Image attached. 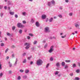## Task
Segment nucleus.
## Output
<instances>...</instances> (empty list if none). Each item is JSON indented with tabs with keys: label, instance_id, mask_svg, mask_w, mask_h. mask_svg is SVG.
I'll return each mask as SVG.
<instances>
[{
	"label": "nucleus",
	"instance_id": "nucleus-1",
	"mask_svg": "<svg viewBox=\"0 0 80 80\" xmlns=\"http://www.w3.org/2000/svg\"><path fill=\"white\" fill-rule=\"evenodd\" d=\"M43 63V61L41 59H38L37 61V64L38 66L42 65Z\"/></svg>",
	"mask_w": 80,
	"mask_h": 80
},
{
	"label": "nucleus",
	"instance_id": "nucleus-2",
	"mask_svg": "<svg viewBox=\"0 0 80 80\" xmlns=\"http://www.w3.org/2000/svg\"><path fill=\"white\" fill-rule=\"evenodd\" d=\"M17 27H18V28H23L25 27V26H24L23 25H22V23L19 22L17 23Z\"/></svg>",
	"mask_w": 80,
	"mask_h": 80
},
{
	"label": "nucleus",
	"instance_id": "nucleus-3",
	"mask_svg": "<svg viewBox=\"0 0 80 80\" xmlns=\"http://www.w3.org/2000/svg\"><path fill=\"white\" fill-rule=\"evenodd\" d=\"M54 46H52L50 48V50L48 51L49 53H52L54 50Z\"/></svg>",
	"mask_w": 80,
	"mask_h": 80
},
{
	"label": "nucleus",
	"instance_id": "nucleus-4",
	"mask_svg": "<svg viewBox=\"0 0 80 80\" xmlns=\"http://www.w3.org/2000/svg\"><path fill=\"white\" fill-rule=\"evenodd\" d=\"M44 31L46 33L50 32V30H49V28L48 27H46L44 28Z\"/></svg>",
	"mask_w": 80,
	"mask_h": 80
},
{
	"label": "nucleus",
	"instance_id": "nucleus-5",
	"mask_svg": "<svg viewBox=\"0 0 80 80\" xmlns=\"http://www.w3.org/2000/svg\"><path fill=\"white\" fill-rule=\"evenodd\" d=\"M17 62H18V58H16L15 62L13 64V65H14V66H16L17 64Z\"/></svg>",
	"mask_w": 80,
	"mask_h": 80
},
{
	"label": "nucleus",
	"instance_id": "nucleus-6",
	"mask_svg": "<svg viewBox=\"0 0 80 80\" xmlns=\"http://www.w3.org/2000/svg\"><path fill=\"white\" fill-rule=\"evenodd\" d=\"M8 5H13V3L10 1H8Z\"/></svg>",
	"mask_w": 80,
	"mask_h": 80
},
{
	"label": "nucleus",
	"instance_id": "nucleus-7",
	"mask_svg": "<svg viewBox=\"0 0 80 80\" xmlns=\"http://www.w3.org/2000/svg\"><path fill=\"white\" fill-rule=\"evenodd\" d=\"M46 17L47 16L43 14L42 16V19H45Z\"/></svg>",
	"mask_w": 80,
	"mask_h": 80
},
{
	"label": "nucleus",
	"instance_id": "nucleus-8",
	"mask_svg": "<svg viewBox=\"0 0 80 80\" xmlns=\"http://www.w3.org/2000/svg\"><path fill=\"white\" fill-rule=\"evenodd\" d=\"M78 23H79V22H78L77 23H75V27L76 28H77V27H79V25L78 24Z\"/></svg>",
	"mask_w": 80,
	"mask_h": 80
},
{
	"label": "nucleus",
	"instance_id": "nucleus-9",
	"mask_svg": "<svg viewBox=\"0 0 80 80\" xmlns=\"http://www.w3.org/2000/svg\"><path fill=\"white\" fill-rule=\"evenodd\" d=\"M36 27H38L39 26H40V24L38 22H36Z\"/></svg>",
	"mask_w": 80,
	"mask_h": 80
},
{
	"label": "nucleus",
	"instance_id": "nucleus-10",
	"mask_svg": "<svg viewBox=\"0 0 80 80\" xmlns=\"http://www.w3.org/2000/svg\"><path fill=\"white\" fill-rule=\"evenodd\" d=\"M48 5L49 6V7H51L52 6V3L50 2H48Z\"/></svg>",
	"mask_w": 80,
	"mask_h": 80
},
{
	"label": "nucleus",
	"instance_id": "nucleus-11",
	"mask_svg": "<svg viewBox=\"0 0 80 80\" xmlns=\"http://www.w3.org/2000/svg\"><path fill=\"white\" fill-rule=\"evenodd\" d=\"M8 63H9V67L10 68L12 67V64L10 62H8Z\"/></svg>",
	"mask_w": 80,
	"mask_h": 80
},
{
	"label": "nucleus",
	"instance_id": "nucleus-12",
	"mask_svg": "<svg viewBox=\"0 0 80 80\" xmlns=\"http://www.w3.org/2000/svg\"><path fill=\"white\" fill-rule=\"evenodd\" d=\"M24 46H29V45H30V43L26 42L24 44Z\"/></svg>",
	"mask_w": 80,
	"mask_h": 80
},
{
	"label": "nucleus",
	"instance_id": "nucleus-13",
	"mask_svg": "<svg viewBox=\"0 0 80 80\" xmlns=\"http://www.w3.org/2000/svg\"><path fill=\"white\" fill-rule=\"evenodd\" d=\"M15 13V12H9V14L11 15H14V14Z\"/></svg>",
	"mask_w": 80,
	"mask_h": 80
},
{
	"label": "nucleus",
	"instance_id": "nucleus-14",
	"mask_svg": "<svg viewBox=\"0 0 80 80\" xmlns=\"http://www.w3.org/2000/svg\"><path fill=\"white\" fill-rule=\"evenodd\" d=\"M22 14L24 16H25L27 15V13H26V12H23L22 13Z\"/></svg>",
	"mask_w": 80,
	"mask_h": 80
},
{
	"label": "nucleus",
	"instance_id": "nucleus-15",
	"mask_svg": "<svg viewBox=\"0 0 80 80\" xmlns=\"http://www.w3.org/2000/svg\"><path fill=\"white\" fill-rule=\"evenodd\" d=\"M51 2L53 5H55V1L54 0H53L51 1Z\"/></svg>",
	"mask_w": 80,
	"mask_h": 80
},
{
	"label": "nucleus",
	"instance_id": "nucleus-16",
	"mask_svg": "<svg viewBox=\"0 0 80 80\" xmlns=\"http://www.w3.org/2000/svg\"><path fill=\"white\" fill-rule=\"evenodd\" d=\"M72 67L73 68H75V67H76L77 65L75 63H73L72 65Z\"/></svg>",
	"mask_w": 80,
	"mask_h": 80
},
{
	"label": "nucleus",
	"instance_id": "nucleus-17",
	"mask_svg": "<svg viewBox=\"0 0 80 80\" xmlns=\"http://www.w3.org/2000/svg\"><path fill=\"white\" fill-rule=\"evenodd\" d=\"M25 72L26 73H28L29 72V70L28 69H26Z\"/></svg>",
	"mask_w": 80,
	"mask_h": 80
},
{
	"label": "nucleus",
	"instance_id": "nucleus-18",
	"mask_svg": "<svg viewBox=\"0 0 80 80\" xmlns=\"http://www.w3.org/2000/svg\"><path fill=\"white\" fill-rule=\"evenodd\" d=\"M22 62L23 63H26V62H27V60L26 59H24Z\"/></svg>",
	"mask_w": 80,
	"mask_h": 80
},
{
	"label": "nucleus",
	"instance_id": "nucleus-19",
	"mask_svg": "<svg viewBox=\"0 0 80 80\" xmlns=\"http://www.w3.org/2000/svg\"><path fill=\"white\" fill-rule=\"evenodd\" d=\"M53 18H51L50 19H49V21L50 22H52L53 21Z\"/></svg>",
	"mask_w": 80,
	"mask_h": 80
},
{
	"label": "nucleus",
	"instance_id": "nucleus-20",
	"mask_svg": "<svg viewBox=\"0 0 80 80\" xmlns=\"http://www.w3.org/2000/svg\"><path fill=\"white\" fill-rule=\"evenodd\" d=\"M19 33L20 34H21L22 33V29H20L19 31Z\"/></svg>",
	"mask_w": 80,
	"mask_h": 80
},
{
	"label": "nucleus",
	"instance_id": "nucleus-21",
	"mask_svg": "<svg viewBox=\"0 0 80 80\" xmlns=\"http://www.w3.org/2000/svg\"><path fill=\"white\" fill-rule=\"evenodd\" d=\"M62 66H65V62H62Z\"/></svg>",
	"mask_w": 80,
	"mask_h": 80
},
{
	"label": "nucleus",
	"instance_id": "nucleus-22",
	"mask_svg": "<svg viewBox=\"0 0 80 80\" xmlns=\"http://www.w3.org/2000/svg\"><path fill=\"white\" fill-rule=\"evenodd\" d=\"M59 73V72L58 71H56L55 73V75H58Z\"/></svg>",
	"mask_w": 80,
	"mask_h": 80
},
{
	"label": "nucleus",
	"instance_id": "nucleus-23",
	"mask_svg": "<svg viewBox=\"0 0 80 80\" xmlns=\"http://www.w3.org/2000/svg\"><path fill=\"white\" fill-rule=\"evenodd\" d=\"M58 16L59 17V18H62L63 17V16L61 14H59Z\"/></svg>",
	"mask_w": 80,
	"mask_h": 80
},
{
	"label": "nucleus",
	"instance_id": "nucleus-24",
	"mask_svg": "<svg viewBox=\"0 0 80 80\" xmlns=\"http://www.w3.org/2000/svg\"><path fill=\"white\" fill-rule=\"evenodd\" d=\"M56 65L58 67H59V65H60V63L59 62H57L56 63Z\"/></svg>",
	"mask_w": 80,
	"mask_h": 80
},
{
	"label": "nucleus",
	"instance_id": "nucleus-25",
	"mask_svg": "<svg viewBox=\"0 0 80 80\" xmlns=\"http://www.w3.org/2000/svg\"><path fill=\"white\" fill-rule=\"evenodd\" d=\"M31 50L32 51V52H33L35 50V48L34 47H33L31 48Z\"/></svg>",
	"mask_w": 80,
	"mask_h": 80
},
{
	"label": "nucleus",
	"instance_id": "nucleus-26",
	"mask_svg": "<svg viewBox=\"0 0 80 80\" xmlns=\"http://www.w3.org/2000/svg\"><path fill=\"white\" fill-rule=\"evenodd\" d=\"M65 62H67V63H70V60H66L65 61Z\"/></svg>",
	"mask_w": 80,
	"mask_h": 80
},
{
	"label": "nucleus",
	"instance_id": "nucleus-27",
	"mask_svg": "<svg viewBox=\"0 0 80 80\" xmlns=\"http://www.w3.org/2000/svg\"><path fill=\"white\" fill-rule=\"evenodd\" d=\"M37 43V41H35L33 42L34 45H36Z\"/></svg>",
	"mask_w": 80,
	"mask_h": 80
},
{
	"label": "nucleus",
	"instance_id": "nucleus-28",
	"mask_svg": "<svg viewBox=\"0 0 80 80\" xmlns=\"http://www.w3.org/2000/svg\"><path fill=\"white\" fill-rule=\"evenodd\" d=\"M50 61H53V58L52 57H51L50 58Z\"/></svg>",
	"mask_w": 80,
	"mask_h": 80
},
{
	"label": "nucleus",
	"instance_id": "nucleus-29",
	"mask_svg": "<svg viewBox=\"0 0 80 80\" xmlns=\"http://www.w3.org/2000/svg\"><path fill=\"white\" fill-rule=\"evenodd\" d=\"M0 45H1V47H3V46H4V43H3V42L1 43Z\"/></svg>",
	"mask_w": 80,
	"mask_h": 80
},
{
	"label": "nucleus",
	"instance_id": "nucleus-30",
	"mask_svg": "<svg viewBox=\"0 0 80 80\" xmlns=\"http://www.w3.org/2000/svg\"><path fill=\"white\" fill-rule=\"evenodd\" d=\"M27 78V76L26 75L24 76L23 77V78L24 79H26V78Z\"/></svg>",
	"mask_w": 80,
	"mask_h": 80
},
{
	"label": "nucleus",
	"instance_id": "nucleus-31",
	"mask_svg": "<svg viewBox=\"0 0 80 80\" xmlns=\"http://www.w3.org/2000/svg\"><path fill=\"white\" fill-rule=\"evenodd\" d=\"M27 54V53L26 52H24L22 54V56L23 57H25V55H26V54Z\"/></svg>",
	"mask_w": 80,
	"mask_h": 80
},
{
	"label": "nucleus",
	"instance_id": "nucleus-32",
	"mask_svg": "<svg viewBox=\"0 0 80 80\" xmlns=\"http://www.w3.org/2000/svg\"><path fill=\"white\" fill-rule=\"evenodd\" d=\"M77 73H79L80 72V69H77L76 71Z\"/></svg>",
	"mask_w": 80,
	"mask_h": 80
},
{
	"label": "nucleus",
	"instance_id": "nucleus-33",
	"mask_svg": "<svg viewBox=\"0 0 80 80\" xmlns=\"http://www.w3.org/2000/svg\"><path fill=\"white\" fill-rule=\"evenodd\" d=\"M11 48H15V46L14 45H13L11 46Z\"/></svg>",
	"mask_w": 80,
	"mask_h": 80
},
{
	"label": "nucleus",
	"instance_id": "nucleus-34",
	"mask_svg": "<svg viewBox=\"0 0 80 80\" xmlns=\"http://www.w3.org/2000/svg\"><path fill=\"white\" fill-rule=\"evenodd\" d=\"M20 79H21V77L20 76H18V80H20Z\"/></svg>",
	"mask_w": 80,
	"mask_h": 80
},
{
	"label": "nucleus",
	"instance_id": "nucleus-35",
	"mask_svg": "<svg viewBox=\"0 0 80 80\" xmlns=\"http://www.w3.org/2000/svg\"><path fill=\"white\" fill-rule=\"evenodd\" d=\"M29 48H30V46H27L25 48H26V49H28Z\"/></svg>",
	"mask_w": 80,
	"mask_h": 80
},
{
	"label": "nucleus",
	"instance_id": "nucleus-36",
	"mask_svg": "<svg viewBox=\"0 0 80 80\" xmlns=\"http://www.w3.org/2000/svg\"><path fill=\"white\" fill-rule=\"evenodd\" d=\"M15 29V27L13 26L12 27V30H14Z\"/></svg>",
	"mask_w": 80,
	"mask_h": 80
},
{
	"label": "nucleus",
	"instance_id": "nucleus-37",
	"mask_svg": "<svg viewBox=\"0 0 80 80\" xmlns=\"http://www.w3.org/2000/svg\"><path fill=\"white\" fill-rule=\"evenodd\" d=\"M69 16H72V15H73V13H69Z\"/></svg>",
	"mask_w": 80,
	"mask_h": 80
},
{
	"label": "nucleus",
	"instance_id": "nucleus-38",
	"mask_svg": "<svg viewBox=\"0 0 80 80\" xmlns=\"http://www.w3.org/2000/svg\"><path fill=\"white\" fill-rule=\"evenodd\" d=\"M7 35H8V36H10L11 34L10 33H9V32H7Z\"/></svg>",
	"mask_w": 80,
	"mask_h": 80
},
{
	"label": "nucleus",
	"instance_id": "nucleus-39",
	"mask_svg": "<svg viewBox=\"0 0 80 80\" xmlns=\"http://www.w3.org/2000/svg\"><path fill=\"white\" fill-rule=\"evenodd\" d=\"M32 57V56H30V57H28V60H30V59Z\"/></svg>",
	"mask_w": 80,
	"mask_h": 80
},
{
	"label": "nucleus",
	"instance_id": "nucleus-40",
	"mask_svg": "<svg viewBox=\"0 0 80 80\" xmlns=\"http://www.w3.org/2000/svg\"><path fill=\"white\" fill-rule=\"evenodd\" d=\"M3 8V6L2 5H0V9L2 10Z\"/></svg>",
	"mask_w": 80,
	"mask_h": 80
},
{
	"label": "nucleus",
	"instance_id": "nucleus-41",
	"mask_svg": "<svg viewBox=\"0 0 80 80\" xmlns=\"http://www.w3.org/2000/svg\"><path fill=\"white\" fill-rule=\"evenodd\" d=\"M8 50V49L7 48L5 51V53H7V52Z\"/></svg>",
	"mask_w": 80,
	"mask_h": 80
},
{
	"label": "nucleus",
	"instance_id": "nucleus-42",
	"mask_svg": "<svg viewBox=\"0 0 80 80\" xmlns=\"http://www.w3.org/2000/svg\"><path fill=\"white\" fill-rule=\"evenodd\" d=\"M19 71L20 72H21V73H22L24 71L23 70H20Z\"/></svg>",
	"mask_w": 80,
	"mask_h": 80
},
{
	"label": "nucleus",
	"instance_id": "nucleus-43",
	"mask_svg": "<svg viewBox=\"0 0 80 80\" xmlns=\"http://www.w3.org/2000/svg\"><path fill=\"white\" fill-rule=\"evenodd\" d=\"M3 15V13H1L0 14V16L1 17H2Z\"/></svg>",
	"mask_w": 80,
	"mask_h": 80
},
{
	"label": "nucleus",
	"instance_id": "nucleus-44",
	"mask_svg": "<svg viewBox=\"0 0 80 80\" xmlns=\"http://www.w3.org/2000/svg\"><path fill=\"white\" fill-rule=\"evenodd\" d=\"M15 17L16 18H18V15H17V14H15Z\"/></svg>",
	"mask_w": 80,
	"mask_h": 80
},
{
	"label": "nucleus",
	"instance_id": "nucleus-45",
	"mask_svg": "<svg viewBox=\"0 0 80 80\" xmlns=\"http://www.w3.org/2000/svg\"><path fill=\"white\" fill-rule=\"evenodd\" d=\"M12 71H8V73H9V74H11V73H12Z\"/></svg>",
	"mask_w": 80,
	"mask_h": 80
},
{
	"label": "nucleus",
	"instance_id": "nucleus-46",
	"mask_svg": "<svg viewBox=\"0 0 80 80\" xmlns=\"http://www.w3.org/2000/svg\"><path fill=\"white\" fill-rule=\"evenodd\" d=\"M22 23H24V24H25V23H26L27 22H26V21H22Z\"/></svg>",
	"mask_w": 80,
	"mask_h": 80
},
{
	"label": "nucleus",
	"instance_id": "nucleus-47",
	"mask_svg": "<svg viewBox=\"0 0 80 80\" xmlns=\"http://www.w3.org/2000/svg\"><path fill=\"white\" fill-rule=\"evenodd\" d=\"M61 37L62 38H64L66 37V35H65L64 36H62Z\"/></svg>",
	"mask_w": 80,
	"mask_h": 80
},
{
	"label": "nucleus",
	"instance_id": "nucleus-48",
	"mask_svg": "<svg viewBox=\"0 0 80 80\" xmlns=\"http://www.w3.org/2000/svg\"><path fill=\"white\" fill-rule=\"evenodd\" d=\"M75 80H79V78L78 77H76L75 78Z\"/></svg>",
	"mask_w": 80,
	"mask_h": 80
},
{
	"label": "nucleus",
	"instance_id": "nucleus-49",
	"mask_svg": "<svg viewBox=\"0 0 80 80\" xmlns=\"http://www.w3.org/2000/svg\"><path fill=\"white\" fill-rule=\"evenodd\" d=\"M68 68V66H67V65H66L65 66V69L67 68Z\"/></svg>",
	"mask_w": 80,
	"mask_h": 80
},
{
	"label": "nucleus",
	"instance_id": "nucleus-50",
	"mask_svg": "<svg viewBox=\"0 0 80 80\" xmlns=\"http://www.w3.org/2000/svg\"><path fill=\"white\" fill-rule=\"evenodd\" d=\"M31 22L32 23H33V22H34V20H33V19H31Z\"/></svg>",
	"mask_w": 80,
	"mask_h": 80
},
{
	"label": "nucleus",
	"instance_id": "nucleus-51",
	"mask_svg": "<svg viewBox=\"0 0 80 80\" xmlns=\"http://www.w3.org/2000/svg\"><path fill=\"white\" fill-rule=\"evenodd\" d=\"M47 44H46L45 46H44V48H47Z\"/></svg>",
	"mask_w": 80,
	"mask_h": 80
},
{
	"label": "nucleus",
	"instance_id": "nucleus-52",
	"mask_svg": "<svg viewBox=\"0 0 80 80\" xmlns=\"http://www.w3.org/2000/svg\"><path fill=\"white\" fill-rule=\"evenodd\" d=\"M29 35H30V36H31V37H33V34L32 33H29Z\"/></svg>",
	"mask_w": 80,
	"mask_h": 80
},
{
	"label": "nucleus",
	"instance_id": "nucleus-53",
	"mask_svg": "<svg viewBox=\"0 0 80 80\" xmlns=\"http://www.w3.org/2000/svg\"><path fill=\"white\" fill-rule=\"evenodd\" d=\"M49 66V63H48L47 64V66H46V68H48V66Z\"/></svg>",
	"mask_w": 80,
	"mask_h": 80
},
{
	"label": "nucleus",
	"instance_id": "nucleus-54",
	"mask_svg": "<svg viewBox=\"0 0 80 80\" xmlns=\"http://www.w3.org/2000/svg\"><path fill=\"white\" fill-rule=\"evenodd\" d=\"M2 75H3V74L2 73H0V77H2Z\"/></svg>",
	"mask_w": 80,
	"mask_h": 80
},
{
	"label": "nucleus",
	"instance_id": "nucleus-55",
	"mask_svg": "<svg viewBox=\"0 0 80 80\" xmlns=\"http://www.w3.org/2000/svg\"><path fill=\"white\" fill-rule=\"evenodd\" d=\"M70 75L72 77L73 75V73H71L70 74Z\"/></svg>",
	"mask_w": 80,
	"mask_h": 80
},
{
	"label": "nucleus",
	"instance_id": "nucleus-56",
	"mask_svg": "<svg viewBox=\"0 0 80 80\" xmlns=\"http://www.w3.org/2000/svg\"><path fill=\"white\" fill-rule=\"evenodd\" d=\"M4 8L5 9V10H6V9L7 8V6H4Z\"/></svg>",
	"mask_w": 80,
	"mask_h": 80
},
{
	"label": "nucleus",
	"instance_id": "nucleus-57",
	"mask_svg": "<svg viewBox=\"0 0 80 80\" xmlns=\"http://www.w3.org/2000/svg\"><path fill=\"white\" fill-rule=\"evenodd\" d=\"M12 57H15V54H12Z\"/></svg>",
	"mask_w": 80,
	"mask_h": 80
},
{
	"label": "nucleus",
	"instance_id": "nucleus-58",
	"mask_svg": "<svg viewBox=\"0 0 80 80\" xmlns=\"http://www.w3.org/2000/svg\"><path fill=\"white\" fill-rule=\"evenodd\" d=\"M33 63V61H31L30 62V65H32Z\"/></svg>",
	"mask_w": 80,
	"mask_h": 80
},
{
	"label": "nucleus",
	"instance_id": "nucleus-59",
	"mask_svg": "<svg viewBox=\"0 0 80 80\" xmlns=\"http://www.w3.org/2000/svg\"><path fill=\"white\" fill-rule=\"evenodd\" d=\"M28 39L30 40V36H28Z\"/></svg>",
	"mask_w": 80,
	"mask_h": 80
},
{
	"label": "nucleus",
	"instance_id": "nucleus-60",
	"mask_svg": "<svg viewBox=\"0 0 80 80\" xmlns=\"http://www.w3.org/2000/svg\"><path fill=\"white\" fill-rule=\"evenodd\" d=\"M48 18H46V22H48Z\"/></svg>",
	"mask_w": 80,
	"mask_h": 80
},
{
	"label": "nucleus",
	"instance_id": "nucleus-61",
	"mask_svg": "<svg viewBox=\"0 0 80 80\" xmlns=\"http://www.w3.org/2000/svg\"><path fill=\"white\" fill-rule=\"evenodd\" d=\"M65 2H66L67 3H68V2H69V1H68V0H65Z\"/></svg>",
	"mask_w": 80,
	"mask_h": 80
},
{
	"label": "nucleus",
	"instance_id": "nucleus-62",
	"mask_svg": "<svg viewBox=\"0 0 80 80\" xmlns=\"http://www.w3.org/2000/svg\"><path fill=\"white\" fill-rule=\"evenodd\" d=\"M2 68V64H0V70H1Z\"/></svg>",
	"mask_w": 80,
	"mask_h": 80
},
{
	"label": "nucleus",
	"instance_id": "nucleus-63",
	"mask_svg": "<svg viewBox=\"0 0 80 80\" xmlns=\"http://www.w3.org/2000/svg\"><path fill=\"white\" fill-rule=\"evenodd\" d=\"M50 39H51V40L52 39H53V37H51L49 38Z\"/></svg>",
	"mask_w": 80,
	"mask_h": 80
},
{
	"label": "nucleus",
	"instance_id": "nucleus-64",
	"mask_svg": "<svg viewBox=\"0 0 80 80\" xmlns=\"http://www.w3.org/2000/svg\"><path fill=\"white\" fill-rule=\"evenodd\" d=\"M78 65L79 66V67H80V63H78Z\"/></svg>",
	"mask_w": 80,
	"mask_h": 80
}]
</instances>
